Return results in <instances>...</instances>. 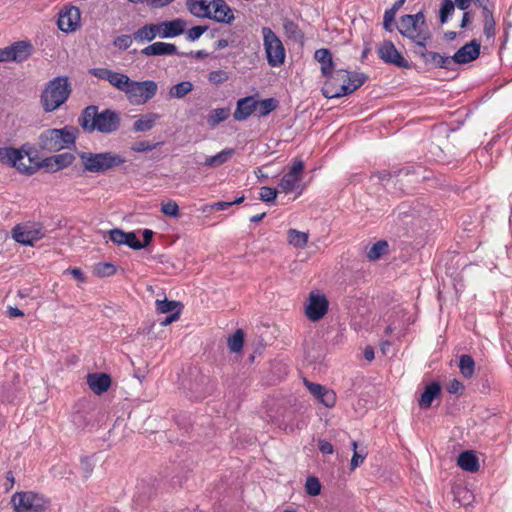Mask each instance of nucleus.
I'll return each mask as SVG.
<instances>
[{
	"label": "nucleus",
	"instance_id": "41",
	"mask_svg": "<svg viewBox=\"0 0 512 512\" xmlns=\"http://www.w3.org/2000/svg\"><path fill=\"white\" fill-rule=\"evenodd\" d=\"M117 266L110 262H98L93 266V273L100 277H109L116 273Z\"/></svg>",
	"mask_w": 512,
	"mask_h": 512
},
{
	"label": "nucleus",
	"instance_id": "49",
	"mask_svg": "<svg viewBox=\"0 0 512 512\" xmlns=\"http://www.w3.org/2000/svg\"><path fill=\"white\" fill-rule=\"evenodd\" d=\"M411 17L415 19V22L420 26V31L418 35H423L426 38H431V32L429 30V27L426 23L424 12L421 10L416 14H411Z\"/></svg>",
	"mask_w": 512,
	"mask_h": 512
},
{
	"label": "nucleus",
	"instance_id": "6",
	"mask_svg": "<svg viewBox=\"0 0 512 512\" xmlns=\"http://www.w3.org/2000/svg\"><path fill=\"white\" fill-rule=\"evenodd\" d=\"M158 85L153 80L135 81L130 79L125 95L132 105H144L155 97Z\"/></svg>",
	"mask_w": 512,
	"mask_h": 512
},
{
	"label": "nucleus",
	"instance_id": "3",
	"mask_svg": "<svg viewBox=\"0 0 512 512\" xmlns=\"http://www.w3.org/2000/svg\"><path fill=\"white\" fill-rule=\"evenodd\" d=\"M77 129L73 126L44 130L38 137V147L42 151L58 152L75 146Z\"/></svg>",
	"mask_w": 512,
	"mask_h": 512
},
{
	"label": "nucleus",
	"instance_id": "12",
	"mask_svg": "<svg viewBox=\"0 0 512 512\" xmlns=\"http://www.w3.org/2000/svg\"><path fill=\"white\" fill-rule=\"evenodd\" d=\"M481 43L472 39L460 47L452 56L453 64H467L476 60L480 55Z\"/></svg>",
	"mask_w": 512,
	"mask_h": 512
},
{
	"label": "nucleus",
	"instance_id": "46",
	"mask_svg": "<svg viewBox=\"0 0 512 512\" xmlns=\"http://www.w3.org/2000/svg\"><path fill=\"white\" fill-rule=\"evenodd\" d=\"M75 160V156L72 153L65 152L53 156V161L56 164L57 171L70 166Z\"/></svg>",
	"mask_w": 512,
	"mask_h": 512
},
{
	"label": "nucleus",
	"instance_id": "62",
	"mask_svg": "<svg viewBox=\"0 0 512 512\" xmlns=\"http://www.w3.org/2000/svg\"><path fill=\"white\" fill-rule=\"evenodd\" d=\"M277 196V190L271 187H262L260 189V199L264 202H271Z\"/></svg>",
	"mask_w": 512,
	"mask_h": 512
},
{
	"label": "nucleus",
	"instance_id": "23",
	"mask_svg": "<svg viewBox=\"0 0 512 512\" xmlns=\"http://www.w3.org/2000/svg\"><path fill=\"white\" fill-rule=\"evenodd\" d=\"M215 0H187L189 11L196 17L211 18V7Z\"/></svg>",
	"mask_w": 512,
	"mask_h": 512
},
{
	"label": "nucleus",
	"instance_id": "42",
	"mask_svg": "<svg viewBox=\"0 0 512 512\" xmlns=\"http://www.w3.org/2000/svg\"><path fill=\"white\" fill-rule=\"evenodd\" d=\"M193 90V84L190 81H183L173 85L169 90L172 98L181 99Z\"/></svg>",
	"mask_w": 512,
	"mask_h": 512
},
{
	"label": "nucleus",
	"instance_id": "30",
	"mask_svg": "<svg viewBox=\"0 0 512 512\" xmlns=\"http://www.w3.org/2000/svg\"><path fill=\"white\" fill-rule=\"evenodd\" d=\"M21 169V172L32 175L34 174L38 169L45 168L47 172H56V164L53 161V156L46 157L43 160L35 163V165H29V166H19Z\"/></svg>",
	"mask_w": 512,
	"mask_h": 512
},
{
	"label": "nucleus",
	"instance_id": "22",
	"mask_svg": "<svg viewBox=\"0 0 512 512\" xmlns=\"http://www.w3.org/2000/svg\"><path fill=\"white\" fill-rule=\"evenodd\" d=\"M8 50L12 61L23 62L31 55L32 45L27 41H18L8 46Z\"/></svg>",
	"mask_w": 512,
	"mask_h": 512
},
{
	"label": "nucleus",
	"instance_id": "25",
	"mask_svg": "<svg viewBox=\"0 0 512 512\" xmlns=\"http://www.w3.org/2000/svg\"><path fill=\"white\" fill-rule=\"evenodd\" d=\"M457 464L461 469L467 472H477L479 470L478 458L473 451L466 450L458 456Z\"/></svg>",
	"mask_w": 512,
	"mask_h": 512
},
{
	"label": "nucleus",
	"instance_id": "35",
	"mask_svg": "<svg viewBox=\"0 0 512 512\" xmlns=\"http://www.w3.org/2000/svg\"><path fill=\"white\" fill-rule=\"evenodd\" d=\"M245 334L242 329H237L227 339V345L232 353H239L243 349Z\"/></svg>",
	"mask_w": 512,
	"mask_h": 512
},
{
	"label": "nucleus",
	"instance_id": "57",
	"mask_svg": "<svg viewBox=\"0 0 512 512\" xmlns=\"http://www.w3.org/2000/svg\"><path fill=\"white\" fill-rule=\"evenodd\" d=\"M290 40L299 43L300 47H303L305 36L301 29L297 27L293 22L290 21Z\"/></svg>",
	"mask_w": 512,
	"mask_h": 512
},
{
	"label": "nucleus",
	"instance_id": "15",
	"mask_svg": "<svg viewBox=\"0 0 512 512\" xmlns=\"http://www.w3.org/2000/svg\"><path fill=\"white\" fill-rule=\"evenodd\" d=\"M232 9L224 0H215L211 7V18L220 23L230 24L234 20Z\"/></svg>",
	"mask_w": 512,
	"mask_h": 512
},
{
	"label": "nucleus",
	"instance_id": "28",
	"mask_svg": "<svg viewBox=\"0 0 512 512\" xmlns=\"http://www.w3.org/2000/svg\"><path fill=\"white\" fill-rule=\"evenodd\" d=\"M157 36L156 24H146L133 33V39L138 43L151 42Z\"/></svg>",
	"mask_w": 512,
	"mask_h": 512
},
{
	"label": "nucleus",
	"instance_id": "53",
	"mask_svg": "<svg viewBox=\"0 0 512 512\" xmlns=\"http://www.w3.org/2000/svg\"><path fill=\"white\" fill-rule=\"evenodd\" d=\"M351 445H352L354 453H353V456H352V459L350 462V466H351V469L354 470L360 464L363 463L364 459L366 458L367 453L357 451V442L356 441H352Z\"/></svg>",
	"mask_w": 512,
	"mask_h": 512
},
{
	"label": "nucleus",
	"instance_id": "33",
	"mask_svg": "<svg viewBox=\"0 0 512 512\" xmlns=\"http://www.w3.org/2000/svg\"><path fill=\"white\" fill-rule=\"evenodd\" d=\"M160 263L167 274H176L185 267L184 258H161Z\"/></svg>",
	"mask_w": 512,
	"mask_h": 512
},
{
	"label": "nucleus",
	"instance_id": "21",
	"mask_svg": "<svg viewBox=\"0 0 512 512\" xmlns=\"http://www.w3.org/2000/svg\"><path fill=\"white\" fill-rule=\"evenodd\" d=\"M255 97L247 96L237 101L233 117L236 121H243L255 114Z\"/></svg>",
	"mask_w": 512,
	"mask_h": 512
},
{
	"label": "nucleus",
	"instance_id": "31",
	"mask_svg": "<svg viewBox=\"0 0 512 512\" xmlns=\"http://www.w3.org/2000/svg\"><path fill=\"white\" fill-rule=\"evenodd\" d=\"M483 17V33L490 39L496 34V21L494 19L493 10L488 8L482 11Z\"/></svg>",
	"mask_w": 512,
	"mask_h": 512
},
{
	"label": "nucleus",
	"instance_id": "9",
	"mask_svg": "<svg viewBox=\"0 0 512 512\" xmlns=\"http://www.w3.org/2000/svg\"><path fill=\"white\" fill-rule=\"evenodd\" d=\"M264 45L270 65L277 66L285 59V49L270 28H263Z\"/></svg>",
	"mask_w": 512,
	"mask_h": 512
},
{
	"label": "nucleus",
	"instance_id": "45",
	"mask_svg": "<svg viewBox=\"0 0 512 512\" xmlns=\"http://www.w3.org/2000/svg\"><path fill=\"white\" fill-rule=\"evenodd\" d=\"M455 11V4L452 0H443L439 9V19L441 24H445L449 17Z\"/></svg>",
	"mask_w": 512,
	"mask_h": 512
},
{
	"label": "nucleus",
	"instance_id": "56",
	"mask_svg": "<svg viewBox=\"0 0 512 512\" xmlns=\"http://www.w3.org/2000/svg\"><path fill=\"white\" fill-rule=\"evenodd\" d=\"M126 233L122 229L114 228L108 231L109 240L117 245H124L126 239Z\"/></svg>",
	"mask_w": 512,
	"mask_h": 512
},
{
	"label": "nucleus",
	"instance_id": "58",
	"mask_svg": "<svg viewBox=\"0 0 512 512\" xmlns=\"http://www.w3.org/2000/svg\"><path fill=\"white\" fill-rule=\"evenodd\" d=\"M208 29V26H194L186 32V39L188 41L198 40Z\"/></svg>",
	"mask_w": 512,
	"mask_h": 512
},
{
	"label": "nucleus",
	"instance_id": "16",
	"mask_svg": "<svg viewBox=\"0 0 512 512\" xmlns=\"http://www.w3.org/2000/svg\"><path fill=\"white\" fill-rule=\"evenodd\" d=\"M398 31L402 36L409 38L411 41L417 38L425 39L423 35H418L420 26L411 17V14L401 16Z\"/></svg>",
	"mask_w": 512,
	"mask_h": 512
},
{
	"label": "nucleus",
	"instance_id": "27",
	"mask_svg": "<svg viewBox=\"0 0 512 512\" xmlns=\"http://www.w3.org/2000/svg\"><path fill=\"white\" fill-rule=\"evenodd\" d=\"M160 118H161V116L154 112H150V113L141 115V117L133 123V131L134 132L150 131L156 125V122Z\"/></svg>",
	"mask_w": 512,
	"mask_h": 512
},
{
	"label": "nucleus",
	"instance_id": "64",
	"mask_svg": "<svg viewBox=\"0 0 512 512\" xmlns=\"http://www.w3.org/2000/svg\"><path fill=\"white\" fill-rule=\"evenodd\" d=\"M209 81L214 83V84H221L223 82H225L226 80H228V75L226 72L222 71V70H217V71H212L210 74H209Z\"/></svg>",
	"mask_w": 512,
	"mask_h": 512
},
{
	"label": "nucleus",
	"instance_id": "7",
	"mask_svg": "<svg viewBox=\"0 0 512 512\" xmlns=\"http://www.w3.org/2000/svg\"><path fill=\"white\" fill-rule=\"evenodd\" d=\"M11 502L18 512H43L49 508L50 502L44 496L34 492H17Z\"/></svg>",
	"mask_w": 512,
	"mask_h": 512
},
{
	"label": "nucleus",
	"instance_id": "24",
	"mask_svg": "<svg viewBox=\"0 0 512 512\" xmlns=\"http://www.w3.org/2000/svg\"><path fill=\"white\" fill-rule=\"evenodd\" d=\"M424 56L428 57L425 65L430 66L431 68H443L446 70L454 69L452 56H444L434 51L429 54H424Z\"/></svg>",
	"mask_w": 512,
	"mask_h": 512
},
{
	"label": "nucleus",
	"instance_id": "34",
	"mask_svg": "<svg viewBox=\"0 0 512 512\" xmlns=\"http://www.w3.org/2000/svg\"><path fill=\"white\" fill-rule=\"evenodd\" d=\"M412 173L410 167L395 170L393 173L388 170L376 171L371 175V179L377 178L380 182L389 181L392 177L399 178L402 175L408 176Z\"/></svg>",
	"mask_w": 512,
	"mask_h": 512
},
{
	"label": "nucleus",
	"instance_id": "8",
	"mask_svg": "<svg viewBox=\"0 0 512 512\" xmlns=\"http://www.w3.org/2000/svg\"><path fill=\"white\" fill-rule=\"evenodd\" d=\"M329 310V301L324 293L311 291L304 304L305 316L311 322H318L324 318Z\"/></svg>",
	"mask_w": 512,
	"mask_h": 512
},
{
	"label": "nucleus",
	"instance_id": "44",
	"mask_svg": "<svg viewBox=\"0 0 512 512\" xmlns=\"http://www.w3.org/2000/svg\"><path fill=\"white\" fill-rule=\"evenodd\" d=\"M338 81H340V78L337 77V72L332 74V78H327L321 89V92L325 98L332 99L336 97V82Z\"/></svg>",
	"mask_w": 512,
	"mask_h": 512
},
{
	"label": "nucleus",
	"instance_id": "1",
	"mask_svg": "<svg viewBox=\"0 0 512 512\" xmlns=\"http://www.w3.org/2000/svg\"><path fill=\"white\" fill-rule=\"evenodd\" d=\"M121 118L118 112L105 109L101 112L94 105L87 106L78 118V123L85 132L98 131L110 134L120 127Z\"/></svg>",
	"mask_w": 512,
	"mask_h": 512
},
{
	"label": "nucleus",
	"instance_id": "60",
	"mask_svg": "<svg viewBox=\"0 0 512 512\" xmlns=\"http://www.w3.org/2000/svg\"><path fill=\"white\" fill-rule=\"evenodd\" d=\"M133 40V34L121 35L115 38L114 45L121 50H126L131 46Z\"/></svg>",
	"mask_w": 512,
	"mask_h": 512
},
{
	"label": "nucleus",
	"instance_id": "4",
	"mask_svg": "<svg viewBox=\"0 0 512 512\" xmlns=\"http://www.w3.org/2000/svg\"><path fill=\"white\" fill-rule=\"evenodd\" d=\"M83 170L86 172L103 174L125 163V158L112 152H79Z\"/></svg>",
	"mask_w": 512,
	"mask_h": 512
},
{
	"label": "nucleus",
	"instance_id": "39",
	"mask_svg": "<svg viewBox=\"0 0 512 512\" xmlns=\"http://www.w3.org/2000/svg\"><path fill=\"white\" fill-rule=\"evenodd\" d=\"M310 180H306V175H296L292 176V190L290 189V194H293V199L298 198L302 195L303 191L307 188Z\"/></svg>",
	"mask_w": 512,
	"mask_h": 512
},
{
	"label": "nucleus",
	"instance_id": "13",
	"mask_svg": "<svg viewBox=\"0 0 512 512\" xmlns=\"http://www.w3.org/2000/svg\"><path fill=\"white\" fill-rule=\"evenodd\" d=\"M304 384L309 392L325 407L332 408L336 404V393L327 387L304 379Z\"/></svg>",
	"mask_w": 512,
	"mask_h": 512
},
{
	"label": "nucleus",
	"instance_id": "10",
	"mask_svg": "<svg viewBox=\"0 0 512 512\" xmlns=\"http://www.w3.org/2000/svg\"><path fill=\"white\" fill-rule=\"evenodd\" d=\"M378 57L386 64L398 68L410 69L412 67L402 54L396 49L391 40H384L377 48Z\"/></svg>",
	"mask_w": 512,
	"mask_h": 512
},
{
	"label": "nucleus",
	"instance_id": "36",
	"mask_svg": "<svg viewBox=\"0 0 512 512\" xmlns=\"http://www.w3.org/2000/svg\"><path fill=\"white\" fill-rule=\"evenodd\" d=\"M255 114L259 117L266 116L277 107V100L268 98L264 100L255 99Z\"/></svg>",
	"mask_w": 512,
	"mask_h": 512
},
{
	"label": "nucleus",
	"instance_id": "18",
	"mask_svg": "<svg viewBox=\"0 0 512 512\" xmlns=\"http://www.w3.org/2000/svg\"><path fill=\"white\" fill-rule=\"evenodd\" d=\"M89 388L97 395L106 392L111 385V377L106 373H90L87 375Z\"/></svg>",
	"mask_w": 512,
	"mask_h": 512
},
{
	"label": "nucleus",
	"instance_id": "2",
	"mask_svg": "<svg viewBox=\"0 0 512 512\" xmlns=\"http://www.w3.org/2000/svg\"><path fill=\"white\" fill-rule=\"evenodd\" d=\"M72 87L66 76H57L48 81L41 92L40 103L46 113L61 107L70 97Z\"/></svg>",
	"mask_w": 512,
	"mask_h": 512
},
{
	"label": "nucleus",
	"instance_id": "51",
	"mask_svg": "<svg viewBox=\"0 0 512 512\" xmlns=\"http://www.w3.org/2000/svg\"><path fill=\"white\" fill-rule=\"evenodd\" d=\"M305 163L300 158H295L290 164V188L292 189V176L306 175L304 173Z\"/></svg>",
	"mask_w": 512,
	"mask_h": 512
},
{
	"label": "nucleus",
	"instance_id": "61",
	"mask_svg": "<svg viewBox=\"0 0 512 512\" xmlns=\"http://www.w3.org/2000/svg\"><path fill=\"white\" fill-rule=\"evenodd\" d=\"M158 145L159 143L152 144L148 141H138L132 145L131 149L134 152H146L155 149Z\"/></svg>",
	"mask_w": 512,
	"mask_h": 512
},
{
	"label": "nucleus",
	"instance_id": "11",
	"mask_svg": "<svg viewBox=\"0 0 512 512\" xmlns=\"http://www.w3.org/2000/svg\"><path fill=\"white\" fill-rule=\"evenodd\" d=\"M80 19L79 8L75 6L65 7L59 13L57 25L65 33L74 32L80 26Z\"/></svg>",
	"mask_w": 512,
	"mask_h": 512
},
{
	"label": "nucleus",
	"instance_id": "50",
	"mask_svg": "<svg viewBox=\"0 0 512 512\" xmlns=\"http://www.w3.org/2000/svg\"><path fill=\"white\" fill-rule=\"evenodd\" d=\"M305 489L310 496H317L321 492V484L318 478L310 476L305 483Z\"/></svg>",
	"mask_w": 512,
	"mask_h": 512
},
{
	"label": "nucleus",
	"instance_id": "40",
	"mask_svg": "<svg viewBox=\"0 0 512 512\" xmlns=\"http://www.w3.org/2000/svg\"><path fill=\"white\" fill-rule=\"evenodd\" d=\"M155 305H156L157 312L160 314H166L169 312L173 313L174 311H176V309L181 310L183 307L181 302L174 301V300H168L166 298L163 300L157 299L155 302Z\"/></svg>",
	"mask_w": 512,
	"mask_h": 512
},
{
	"label": "nucleus",
	"instance_id": "5",
	"mask_svg": "<svg viewBox=\"0 0 512 512\" xmlns=\"http://www.w3.org/2000/svg\"><path fill=\"white\" fill-rule=\"evenodd\" d=\"M48 230L40 222L26 221L15 225L11 230L12 238L19 244L34 246L46 237Z\"/></svg>",
	"mask_w": 512,
	"mask_h": 512
},
{
	"label": "nucleus",
	"instance_id": "26",
	"mask_svg": "<svg viewBox=\"0 0 512 512\" xmlns=\"http://www.w3.org/2000/svg\"><path fill=\"white\" fill-rule=\"evenodd\" d=\"M441 393V386L438 382H432L425 387L424 392L419 399V406L421 409H428L431 407L432 402Z\"/></svg>",
	"mask_w": 512,
	"mask_h": 512
},
{
	"label": "nucleus",
	"instance_id": "63",
	"mask_svg": "<svg viewBox=\"0 0 512 512\" xmlns=\"http://www.w3.org/2000/svg\"><path fill=\"white\" fill-rule=\"evenodd\" d=\"M396 13L393 12V10H386L383 17V27L386 31L392 32L393 31V23L395 20Z\"/></svg>",
	"mask_w": 512,
	"mask_h": 512
},
{
	"label": "nucleus",
	"instance_id": "52",
	"mask_svg": "<svg viewBox=\"0 0 512 512\" xmlns=\"http://www.w3.org/2000/svg\"><path fill=\"white\" fill-rule=\"evenodd\" d=\"M425 39H421V38H417L415 40H412L416 46H417V49L414 51L422 60L423 62L425 63L426 60L428 59V57L424 56V54H429L431 51H428L427 48H426V45H427V42L431 39V38H426L425 36H423Z\"/></svg>",
	"mask_w": 512,
	"mask_h": 512
},
{
	"label": "nucleus",
	"instance_id": "47",
	"mask_svg": "<svg viewBox=\"0 0 512 512\" xmlns=\"http://www.w3.org/2000/svg\"><path fill=\"white\" fill-rule=\"evenodd\" d=\"M309 234L307 232H301L296 229L290 228V245L296 247H303L308 241Z\"/></svg>",
	"mask_w": 512,
	"mask_h": 512
},
{
	"label": "nucleus",
	"instance_id": "38",
	"mask_svg": "<svg viewBox=\"0 0 512 512\" xmlns=\"http://www.w3.org/2000/svg\"><path fill=\"white\" fill-rule=\"evenodd\" d=\"M230 116V108H217L210 112L207 117V123L211 127H215L225 121Z\"/></svg>",
	"mask_w": 512,
	"mask_h": 512
},
{
	"label": "nucleus",
	"instance_id": "37",
	"mask_svg": "<svg viewBox=\"0 0 512 512\" xmlns=\"http://www.w3.org/2000/svg\"><path fill=\"white\" fill-rule=\"evenodd\" d=\"M459 369L463 377L471 378L474 374L475 361L467 354H463L459 359Z\"/></svg>",
	"mask_w": 512,
	"mask_h": 512
},
{
	"label": "nucleus",
	"instance_id": "20",
	"mask_svg": "<svg viewBox=\"0 0 512 512\" xmlns=\"http://www.w3.org/2000/svg\"><path fill=\"white\" fill-rule=\"evenodd\" d=\"M314 58L320 63L322 75L326 78H332L334 61L331 51L327 48H320L315 51Z\"/></svg>",
	"mask_w": 512,
	"mask_h": 512
},
{
	"label": "nucleus",
	"instance_id": "14",
	"mask_svg": "<svg viewBox=\"0 0 512 512\" xmlns=\"http://www.w3.org/2000/svg\"><path fill=\"white\" fill-rule=\"evenodd\" d=\"M156 27L160 38H174L185 32L187 22L181 18H176L170 21L156 23Z\"/></svg>",
	"mask_w": 512,
	"mask_h": 512
},
{
	"label": "nucleus",
	"instance_id": "19",
	"mask_svg": "<svg viewBox=\"0 0 512 512\" xmlns=\"http://www.w3.org/2000/svg\"><path fill=\"white\" fill-rule=\"evenodd\" d=\"M23 148L15 149L12 147H0V162L16 167L20 172L19 166H26L21 161L24 158Z\"/></svg>",
	"mask_w": 512,
	"mask_h": 512
},
{
	"label": "nucleus",
	"instance_id": "48",
	"mask_svg": "<svg viewBox=\"0 0 512 512\" xmlns=\"http://www.w3.org/2000/svg\"><path fill=\"white\" fill-rule=\"evenodd\" d=\"M390 252L389 244L386 240H379L372 245L366 256H383Z\"/></svg>",
	"mask_w": 512,
	"mask_h": 512
},
{
	"label": "nucleus",
	"instance_id": "59",
	"mask_svg": "<svg viewBox=\"0 0 512 512\" xmlns=\"http://www.w3.org/2000/svg\"><path fill=\"white\" fill-rule=\"evenodd\" d=\"M124 245H127L129 248L133 250H140L142 249V244L140 239L137 237L135 232H127L126 233V239Z\"/></svg>",
	"mask_w": 512,
	"mask_h": 512
},
{
	"label": "nucleus",
	"instance_id": "17",
	"mask_svg": "<svg viewBox=\"0 0 512 512\" xmlns=\"http://www.w3.org/2000/svg\"><path fill=\"white\" fill-rule=\"evenodd\" d=\"M141 54L144 56H164V55H179L175 44L165 42H155L143 48Z\"/></svg>",
	"mask_w": 512,
	"mask_h": 512
},
{
	"label": "nucleus",
	"instance_id": "43",
	"mask_svg": "<svg viewBox=\"0 0 512 512\" xmlns=\"http://www.w3.org/2000/svg\"><path fill=\"white\" fill-rule=\"evenodd\" d=\"M130 78L122 73L114 72L112 71L108 82L117 88L119 91L124 92L126 91L127 86L129 85Z\"/></svg>",
	"mask_w": 512,
	"mask_h": 512
},
{
	"label": "nucleus",
	"instance_id": "29",
	"mask_svg": "<svg viewBox=\"0 0 512 512\" xmlns=\"http://www.w3.org/2000/svg\"><path fill=\"white\" fill-rule=\"evenodd\" d=\"M235 154V149L226 148L214 156H209L204 161L206 167H219L226 163Z\"/></svg>",
	"mask_w": 512,
	"mask_h": 512
},
{
	"label": "nucleus",
	"instance_id": "55",
	"mask_svg": "<svg viewBox=\"0 0 512 512\" xmlns=\"http://www.w3.org/2000/svg\"><path fill=\"white\" fill-rule=\"evenodd\" d=\"M161 212L170 217H178L179 206L175 201L169 200L161 205Z\"/></svg>",
	"mask_w": 512,
	"mask_h": 512
},
{
	"label": "nucleus",
	"instance_id": "32",
	"mask_svg": "<svg viewBox=\"0 0 512 512\" xmlns=\"http://www.w3.org/2000/svg\"><path fill=\"white\" fill-rule=\"evenodd\" d=\"M337 77L340 78V81L347 83L350 85H356L358 81L363 80V84L368 79V76L364 73L360 72H351L348 70L340 69L337 71Z\"/></svg>",
	"mask_w": 512,
	"mask_h": 512
},
{
	"label": "nucleus",
	"instance_id": "54",
	"mask_svg": "<svg viewBox=\"0 0 512 512\" xmlns=\"http://www.w3.org/2000/svg\"><path fill=\"white\" fill-rule=\"evenodd\" d=\"M362 85H363V80L358 81V83L356 85H350V86L347 83L342 82V84L336 90L337 95L335 98H340L342 96L349 95V94L353 93L355 90H357L358 88H360Z\"/></svg>",
	"mask_w": 512,
	"mask_h": 512
}]
</instances>
